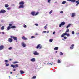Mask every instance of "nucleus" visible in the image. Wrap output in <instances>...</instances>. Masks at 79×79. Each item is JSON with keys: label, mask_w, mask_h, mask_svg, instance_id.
I'll list each match as a JSON object with an SVG mask.
<instances>
[{"label": "nucleus", "mask_w": 79, "mask_h": 79, "mask_svg": "<svg viewBox=\"0 0 79 79\" xmlns=\"http://www.w3.org/2000/svg\"><path fill=\"white\" fill-rule=\"evenodd\" d=\"M19 4L20 5L19 6V8H24V1H21L19 2Z\"/></svg>", "instance_id": "nucleus-1"}, {"label": "nucleus", "mask_w": 79, "mask_h": 79, "mask_svg": "<svg viewBox=\"0 0 79 79\" xmlns=\"http://www.w3.org/2000/svg\"><path fill=\"white\" fill-rule=\"evenodd\" d=\"M71 2H73V3H74V2H76L77 4H76V6H77L79 4V0H77V1H76V0H72L71 1Z\"/></svg>", "instance_id": "nucleus-2"}, {"label": "nucleus", "mask_w": 79, "mask_h": 79, "mask_svg": "<svg viewBox=\"0 0 79 79\" xmlns=\"http://www.w3.org/2000/svg\"><path fill=\"white\" fill-rule=\"evenodd\" d=\"M42 48V46L41 45V44H38L37 46L36 47V48L37 49H38L39 48V49H41V48Z\"/></svg>", "instance_id": "nucleus-3"}, {"label": "nucleus", "mask_w": 79, "mask_h": 79, "mask_svg": "<svg viewBox=\"0 0 79 79\" xmlns=\"http://www.w3.org/2000/svg\"><path fill=\"white\" fill-rule=\"evenodd\" d=\"M10 66L11 67H12V68H17V67H18L19 66L18 65V64H16L15 65L13 64H11Z\"/></svg>", "instance_id": "nucleus-4"}, {"label": "nucleus", "mask_w": 79, "mask_h": 79, "mask_svg": "<svg viewBox=\"0 0 79 79\" xmlns=\"http://www.w3.org/2000/svg\"><path fill=\"white\" fill-rule=\"evenodd\" d=\"M65 24H66V23H65V22H62L61 23V24L59 25V27H61L62 26H64Z\"/></svg>", "instance_id": "nucleus-5"}, {"label": "nucleus", "mask_w": 79, "mask_h": 79, "mask_svg": "<svg viewBox=\"0 0 79 79\" xmlns=\"http://www.w3.org/2000/svg\"><path fill=\"white\" fill-rule=\"evenodd\" d=\"M10 38H12L13 39H14L15 40H16V42H17V37L14 36H11Z\"/></svg>", "instance_id": "nucleus-6"}, {"label": "nucleus", "mask_w": 79, "mask_h": 79, "mask_svg": "<svg viewBox=\"0 0 79 79\" xmlns=\"http://www.w3.org/2000/svg\"><path fill=\"white\" fill-rule=\"evenodd\" d=\"M6 13V10H1V11H0V13Z\"/></svg>", "instance_id": "nucleus-7"}, {"label": "nucleus", "mask_w": 79, "mask_h": 79, "mask_svg": "<svg viewBox=\"0 0 79 79\" xmlns=\"http://www.w3.org/2000/svg\"><path fill=\"white\" fill-rule=\"evenodd\" d=\"M33 54L34 55H39V54L37 52V51H35L33 52Z\"/></svg>", "instance_id": "nucleus-8"}, {"label": "nucleus", "mask_w": 79, "mask_h": 79, "mask_svg": "<svg viewBox=\"0 0 79 79\" xmlns=\"http://www.w3.org/2000/svg\"><path fill=\"white\" fill-rule=\"evenodd\" d=\"M8 42H13V39L11 38H9L8 40Z\"/></svg>", "instance_id": "nucleus-9"}, {"label": "nucleus", "mask_w": 79, "mask_h": 79, "mask_svg": "<svg viewBox=\"0 0 79 79\" xmlns=\"http://www.w3.org/2000/svg\"><path fill=\"white\" fill-rule=\"evenodd\" d=\"M22 40H27V38L25 37L24 36H23L22 37Z\"/></svg>", "instance_id": "nucleus-10"}, {"label": "nucleus", "mask_w": 79, "mask_h": 79, "mask_svg": "<svg viewBox=\"0 0 79 79\" xmlns=\"http://www.w3.org/2000/svg\"><path fill=\"white\" fill-rule=\"evenodd\" d=\"M22 45L23 47H26L27 46L26 44H25V43L24 42L22 43Z\"/></svg>", "instance_id": "nucleus-11"}, {"label": "nucleus", "mask_w": 79, "mask_h": 79, "mask_svg": "<svg viewBox=\"0 0 79 79\" xmlns=\"http://www.w3.org/2000/svg\"><path fill=\"white\" fill-rule=\"evenodd\" d=\"M67 35V33L66 32L64 33V34H63L61 36V37H63L64 35Z\"/></svg>", "instance_id": "nucleus-12"}, {"label": "nucleus", "mask_w": 79, "mask_h": 79, "mask_svg": "<svg viewBox=\"0 0 79 79\" xmlns=\"http://www.w3.org/2000/svg\"><path fill=\"white\" fill-rule=\"evenodd\" d=\"M74 44H72L71 45V47H70V49H71V50H73V49L74 48Z\"/></svg>", "instance_id": "nucleus-13"}, {"label": "nucleus", "mask_w": 79, "mask_h": 79, "mask_svg": "<svg viewBox=\"0 0 79 79\" xmlns=\"http://www.w3.org/2000/svg\"><path fill=\"white\" fill-rule=\"evenodd\" d=\"M4 47L3 45H1L0 46V50H2L4 48Z\"/></svg>", "instance_id": "nucleus-14"}, {"label": "nucleus", "mask_w": 79, "mask_h": 79, "mask_svg": "<svg viewBox=\"0 0 79 79\" xmlns=\"http://www.w3.org/2000/svg\"><path fill=\"white\" fill-rule=\"evenodd\" d=\"M31 61L32 62H34L35 61V59L34 58H32L31 59Z\"/></svg>", "instance_id": "nucleus-15"}, {"label": "nucleus", "mask_w": 79, "mask_h": 79, "mask_svg": "<svg viewBox=\"0 0 79 79\" xmlns=\"http://www.w3.org/2000/svg\"><path fill=\"white\" fill-rule=\"evenodd\" d=\"M75 14H76L75 13H72V17L73 18H74V17L75 16Z\"/></svg>", "instance_id": "nucleus-16"}, {"label": "nucleus", "mask_w": 79, "mask_h": 79, "mask_svg": "<svg viewBox=\"0 0 79 79\" xmlns=\"http://www.w3.org/2000/svg\"><path fill=\"white\" fill-rule=\"evenodd\" d=\"M31 15H32V16H35V12L34 11L31 12Z\"/></svg>", "instance_id": "nucleus-17"}, {"label": "nucleus", "mask_w": 79, "mask_h": 79, "mask_svg": "<svg viewBox=\"0 0 79 79\" xmlns=\"http://www.w3.org/2000/svg\"><path fill=\"white\" fill-rule=\"evenodd\" d=\"M10 29H11V27L9 26L6 29L7 31H8V30H10Z\"/></svg>", "instance_id": "nucleus-18"}, {"label": "nucleus", "mask_w": 79, "mask_h": 79, "mask_svg": "<svg viewBox=\"0 0 79 79\" xmlns=\"http://www.w3.org/2000/svg\"><path fill=\"white\" fill-rule=\"evenodd\" d=\"M71 23L69 24L67 26L66 28H68V27H69L71 26Z\"/></svg>", "instance_id": "nucleus-19"}, {"label": "nucleus", "mask_w": 79, "mask_h": 79, "mask_svg": "<svg viewBox=\"0 0 79 79\" xmlns=\"http://www.w3.org/2000/svg\"><path fill=\"white\" fill-rule=\"evenodd\" d=\"M54 50H58V47H56L54 48Z\"/></svg>", "instance_id": "nucleus-20"}, {"label": "nucleus", "mask_w": 79, "mask_h": 79, "mask_svg": "<svg viewBox=\"0 0 79 79\" xmlns=\"http://www.w3.org/2000/svg\"><path fill=\"white\" fill-rule=\"evenodd\" d=\"M20 73L21 74H24V71H23L22 70H20Z\"/></svg>", "instance_id": "nucleus-21"}, {"label": "nucleus", "mask_w": 79, "mask_h": 79, "mask_svg": "<svg viewBox=\"0 0 79 79\" xmlns=\"http://www.w3.org/2000/svg\"><path fill=\"white\" fill-rule=\"evenodd\" d=\"M11 29H16V26H13L11 27Z\"/></svg>", "instance_id": "nucleus-22"}, {"label": "nucleus", "mask_w": 79, "mask_h": 79, "mask_svg": "<svg viewBox=\"0 0 79 79\" xmlns=\"http://www.w3.org/2000/svg\"><path fill=\"white\" fill-rule=\"evenodd\" d=\"M9 6V5H8V4H5V7L6 8H7V7H8Z\"/></svg>", "instance_id": "nucleus-23"}, {"label": "nucleus", "mask_w": 79, "mask_h": 79, "mask_svg": "<svg viewBox=\"0 0 79 79\" xmlns=\"http://www.w3.org/2000/svg\"><path fill=\"white\" fill-rule=\"evenodd\" d=\"M5 62L6 63H6H8V62H9L8 61V60H5Z\"/></svg>", "instance_id": "nucleus-24"}, {"label": "nucleus", "mask_w": 79, "mask_h": 79, "mask_svg": "<svg viewBox=\"0 0 79 79\" xmlns=\"http://www.w3.org/2000/svg\"><path fill=\"white\" fill-rule=\"evenodd\" d=\"M19 62L18 61H15L13 62V64H16V63H18Z\"/></svg>", "instance_id": "nucleus-25"}, {"label": "nucleus", "mask_w": 79, "mask_h": 79, "mask_svg": "<svg viewBox=\"0 0 79 79\" xmlns=\"http://www.w3.org/2000/svg\"><path fill=\"white\" fill-rule=\"evenodd\" d=\"M49 41L50 42H53V39H50Z\"/></svg>", "instance_id": "nucleus-26"}, {"label": "nucleus", "mask_w": 79, "mask_h": 79, "mask_svg": "<svg viewBox=\"0 0 79 79\" xmlns=\"http://www.w3.org/2000/svg\"><path fill=\"white\" fill-rule=\"evenodd\" d=\"M66 3V2L64 1L62 2V4H65Z\"/></svg>", "instance_id": "nucleus-27"}, {"label": "nucleus", "mask_w": 79, "mask_h": 79, "mask_svg": "<svg viewBox=\"0 0 79 79\" xmlns=\"http://www.w3.org/2000/svg\"><path fill=\"white\" fill-rule=\"evenodd\" d=\"M4 26H3L1 27V30H3L4 29Z\"/></svg>", "instance_id": "nucleus-28"}, {"label": "nucleus", "mask_w": 79, "mask_h": 79, "mask_svg": "<svg viewBox=\"0 0 79 79\" xmlns=\"http://www.w3.org/2000/svg\"><path fill=\"white\" fill-rule=\"evenodd\" d=\"M57 63H61V61H60L59 59L58 60Z\"/></svg>", "instance_id": "nucleus-29"}, {"label": "nucleus", "mask_w": 79, "mask_h": 79, "mask_svg": "<svg viewBox=\"0 0 79 79\" xmlns=\"http://www.w3.org/2000/svg\"><path fill=\"white\" fill-rule=\"evenodd\" d=\"M63 55V53L61 52H60V55Z\"/></svg>", "instance_id": "nucleus-30"}, {"label": "nucleus", "mask_w": 79, "mask_h": 79, "mask_svg": "<svg viewBox=\"0 0 79 79\" xmlns=\"http://www.w3.org/2000/svg\"><path fill=\"white\" fill-rule=\"evenodd\" d=\"M36 78V76H34L32 77V79H35Z\"/></svg>", "instance_id": "nucleus-31"}, {"label": "nucleus", "mask_w": 79, "mask_h": 79, "mask_svg": "<svg viewBox=\"0 0 79 79\" xmlns=\"http://www.w3.org/2000/svg\"><path fill=\"white\" fill-rule=\"evenodd\" d=\"M39 12H37L36 14H35V16H36V15H37L38 14H39Z\"/></svg>", "instance_id": "nucleus-32"}, {"label": "nucleus", "mask_w": 79, "mask_h": 79, "mask_svg": "<svg viewBox=\"0 0 79 79\" xmlns=\"http://www.w3.org/2000/svg\"><path fill=\"white\" fill-rule=\"evenodd\" d=\"M67 30L66 31V32H69V29L68 28H67Z\"/></svg>", "instance_id": "nucleus-33"}, {"label": "nucleus", "mask_w": 79, "mask_h": 79, "mask_svg": "<svg viewBox=\"0 0 79 79\" xmlns=\"http://www.w3.org/2000/svg\"><path fill=\"white\" fill-rule=\"evenodd\" d=\"M6 66H9V64H7V63H6Z\"/></svg>", "instance_id": "nucleus-34"}, {"label": "nucleus", "mask_w": 79, "mask_h": 79, "mask_svg": "<svg viewBox=\"0 0 79 79\" xmlns=\"http://www.w3.org/2000/svg\"><path fill=\"white\" fill-rule=\"evenodd\" d=\"M67 35V37H69V36H70V35H69V34L68 33V34H67V35Z\"/></svg>", "instance_id": "nucleus-35"}, {"label": "nucleus", "mask_w": 79, "mask_h": 79, "mask_svg": "<svg viewBox=\"0 0 79 79\" xmlns=\"http://www.w3.org/2000/svg\"><path fill=\"white\" fill-rule=\"evenodd\" d=\"M9 26H12V24H11V23H9Z\"/></svg>", "instance_id": "nucleus-36"}, {"label": "nucleus", "mask_w": 79, "mask_h": 79, "mask_svg": "<svg viewBox=\"0 0 79 79\" xmlns=\"http://www.w3.org/2000/svg\"><path fill=\"white\" fill-rule=\"evenodd\" d=\"M31 39H33V38H35V37L34 36H33L31 37Z\"/></svg>", "instance_id": "nucleus-37"}, {"label": "nucleus", "mask_w": 79, "mask_h": 79, "mask_svg": "<svg viewBox=\"0 0 79 79\" xmlns=\"http://www.w3.org/2000/svg\"><path fill=\"white\" fill-rule=\"evenodd\" d=\"M48 3H50V2H51V0H48Z\"/></svg>", "instance_id": "nucleus-38"}, {"label": "nucleus", "mask_w": 79, "mask_h": 79, "mask_svg": "<svg viewBox=\"0 0 79 79\" xmlns=\"http://www.w3.org/2000/svg\"><path fill=\"white\" fill-rule=\"evenodd\" d=\"M9 50H11L12 49V47H10L8 48Z\"/></svg>", "instance_id": "nucleus-39"}, {"label": "nucleus", "mask_w": 79, "mask_h": 79, "mask_svg": "<svg viewBox=\"0 0 79 79\" xmlns=\"http://www.w3.org/2000/svg\"><path fill=\"white\" fill-rule=\"evenodd\" d=\"M52 12H53V10H51V11L49 12V14H51V13H52Z\"/></svg>", "instance_id": "nucleus-40"}, {"label": "nucleus", "mask_w": 79, "mask_h": 79, "mask_svg": "<svg viewBox=\"0 0 79 79\" xmlns=\"http://www.w3.org/2000/svg\"><path fill=\"white\" fill-rule=\"evenodd\" d=\"M72 34H74V31H72Z\"/></svg>", "instance_id": "nucleus-41"}, {"label": "nucleus", "mask_w": 79, "mask_h": 79, "mask_svg": "<svg viewBox=\"0 0 79 79\" xmlns=\"http://www.w3.org/2000/svg\"><path fill=\"white\" fill-rule=\"evenodd\" d=\"M7 10H10L11 7H8L7 8Z\"/></svg>", "instance_id": "nucleus-42"}, {"label": "nucleus", "mask_w": 79, "mask_h": 79, "mask_svg": "<svg viewBox=\"0 0 79 79\" xmlns=\"http://www.w3.org/2000/svg\"><path fill=\"white\" fill-rule=\"evenodd\" d=\"M64 39H65V40L66 39H67V37L66 36H65L64 38Z\"/></svg>", "instance_id": "nucleus-43"}, {"label": "nucleus", "mask_w": 79, "mask_h": 79, "mask_svg": "<svg viewBox=\"0 0 79 79\" xmlns=\"http://www.w3.org/2000/svg\"><path fill=\"white\" fill-rule=\"evenodd\" d=\"M23 27H24L25 28H26L27 27V26L26 25H25Z\"/></svg>", "instance_id": "nucleus-44"}, {"label": "nucleus", "mask_w": 79, "mask_h": 79, "mask_svg": "<svg viewBox=\"0 0 79 79\" xmlns=\"http://www.w3.org/2000/svg\"><path fill=\"white\" fill-rule=\"evenodd\" d=\"M47 28V27L46 26H45L44 27V29H46Z\"/></svg>", "instance_id": "nucleus-45"}, {"label": "nucleus", "mask_w": 79, "mask_h": 79, "mask_svg": "<svg viewBox=\"0 0 79 79\" xmlns=\"http://www.w3.org/2000/svg\"><path fill=\"white\" fill-rule=\"evenodd\" d=\"M35 26H39V25L38 24H37V23L36 24H35Z\"/></svg>", "instance_id": "nucleus-46"}, {"label": "nucleus", "mask_w": 79, "mask_h": 79, "mask_svg": "<svg viewBox=\"0 0 79 79\" xmlns=\"http://www.w3.org/2000/svg\"><path fill=\"white\" fill-rule=\"evenodd\" d=\"M35 35H39V34L37 33H36V34H35Z\"/></svg>", "instance_id": "nucleus-47"}, {"label": "nucleus", "mask_w": 79, "mask_h": 79, "mask_svg": "<svg viewBox=\"0 0 79 79\" xmlns=\"http://www.w3.org/2000/svg\"><path fill=\"white\" fill-rule=\"evenodd\" d=\"M2 34H5V32H2Z\"/></svg>", "instance_id": "nucleus-48"}, {"label": "nucleus", "mask_w": 79, "mask_h": 79, "mask_svg": "<svg viewBox=\"0 0 79 79\" xmlns=\"http://www.w3.org/2000/svg\"><path fill=\"white\" fill-rule=\"evenodd\" d=\"M13 60V59H9V61H11V60Z\"/></svg>", "instance_id": "nucleus-49"}, {"label": "nucleus", "mask_w": 79, "mask_h": 79, "mask_svg": "<svg viewBox=\"0 0 79 79\" xmlns=\"http://www.w3.org/2000/svg\"><path fill=\"white\" fill-rule=\"evenodd\" d=\"M72 0H67L68 2H71Z\"/></svg>", "instance_id": "nucleus-50"}, {"label": "nucleus", "mask_w": 79, "mask_h": 79, "mask_svg": "<svg viewBox=\"0 0 79 79\" xmlns=\"http://www.w3.org/2000/svg\"><path fill=\"white\" fill-rule=\"evenodd\" d=\"M63 13V11H61L60 12V13Z\"/></svg>", "instance_id": "nucleus-51"}, {"label": "nucleus", "mask_w": 79, "mask_h": 79, "mask_svg": "<svg viewBox=\"0 0 79 79\" xmlns=\"http://www.w3.org/2000/svg\"><path fill=\"white\" fill-rule=\"evenodd\" d=\"M53 34H55V31L53 32Z\"/></svg>", "instance_id": "nucleus-52"}, {"label": "nucleus", "mask_w": 79, "mask_h": 79, "mask_svg": "<svg viewBox=\"0 0 79 79\" xmlns=\"http://www.w3.org/2000/svg\"><path fill=\"white\" fill-rule=\"evenodd\" d=\"M16 69H14V70H13V71H16Z\"/></svg>", "instance_id": "nucleus-53"}, {"label": "nucleus", "mask_w": 79, "mask_h": 79, "mask_svg": "<svg viewBox=\"0 0 79 79\" xmlns=\"http://www.w3.org/2000/svg\"><path fill=\"white\" fill-rule=\"evenodd\" d=\"M44 33H46V31H43Z\"/></svg>", "instance_id": "nucleus-54"}, {"label": "nucleus", "mask_w": 79, "mask_h": 79, "mask_svg": "<svg viewBox=\"0 0 79 79\" xmlns=\"http://www.w3.org/2000/svg\"><path fill=\"white\" fill-rule=\"evenodd\" d=\"M47 33H49V31H47Z\"/></svg>", "instance_id": "nucleus-55"}, {"label": "nucleus", "mask_w": 79, "mask_h": 79, "mask_svg": "<svg viewBox=\"0 0 79 79\" xmlns=\"http://www.w3.org/2000/svg\"><path fill=\"white\" fill-rule=\"evenodd\" d=\"M48 26V24H47L46 25V26Z\"/></svg>", "instance_id": "nucleus-56"}, {"label": "nucleus", "mask_w": 79, "mask_h": 79, "mask_svg": "<svg viewBox=\"0 0 79 79\" xmlns=\"http://www.w3.org/2000/svg\"><path fill=\"white\" fill-rule=\"evenodd\" d=\"M56 53H57V51H56Z\"/></svg>", "instance_id": "nucleus-57"}, {"label": "nucleus", "mask_w": 79, "mask_h": 79, "mask_svg": "<svg viewBox=\"0 0 79 79\" xmlns=\"http://www.w3.org/2000/svg\"><path fill=\"white\" fill-rule=\"evenodd\" d=\"M49 64H51V65H52V64H51V63H49Z\"/></svg>", "instance_id": "nucleus-58"}, {"label": "nucleus", "mask_w": 79, "mask_h": 79, "mask_svg": "<svg viewBox=\"0 0 79 79\" xmlns=\"http://www.w3.org/2000/svg\"><path fill=\"white\" fill-rule=\"evenodd\" d=\"M12 73H13V72H10V74H12Z\"/></svg>", "instance_id": "nucleus-59"}, {"label": "nucleus", "mask_w": 79, "mask_h": 79, "mask_svg": "<svg viewBox=\"0 0 79 79\" xmlns=\"http://www.w3.org/2000/svg\"><path fill=\"white\" fill-rule=\"evenodd\" d=\"M1 26H2V24H0V27Z\"/></svg>", "instance_id": "nucleus-60"}, {"label": "nucleus", "mask_w": 79, "mask_h": 79, "mask_svg": "<svg viewBox=\"0 0 79 79\" xmlns=\"http://www.w3.org/2000/svg\"><path fill=\"white\" fill-rule=\"evenodd\" d=\"M62 40H64L63 39H62Z\"/></svg>", "instance_id": "nucleus-61"}, {"label": "nucleus", "mask_w": 79, "mask_h": 79, "mask_svg": "<svg viewBox=\"0 0 79 79\" xmlns=\"http://www.w3.org/2000/svg\"><path fill=\"white\" fill-rule=\"evenodd\" d=\"M52 64H53V63H52Z\"/></svg>", "instance_id": "nucleus-62"}, {"label": "nucleus", "mask_w": 79, "mask_h": 79, "mask_svg": "<svg viewBox=\"0 0 79 79\" xmlns=\"http://www.w3.org/2000/svg\"><path fill=\"white\" fill-rule=\"evenodd\" d=\"M1 34V32H0V34Z\"/></svg>", "instance_id": "nucleus-63"}]
</instances>
